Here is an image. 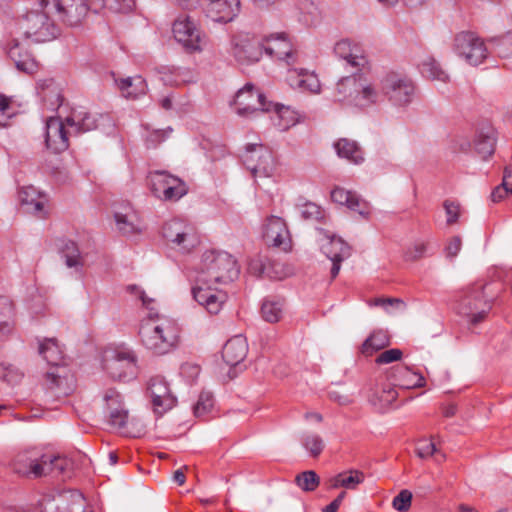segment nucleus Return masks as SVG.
Returning <instances> with one entry per match:
<instances>
[{
	"instance_id": "obj_1",
	"label": "nucleus",
	"mask_w": 512,
	"mask_h": 512,
	"mask_svg": "<svg viewBox=\"0 0 512 512\" xmlns=\"http://www.w3.org/2000/svg\"><path fill=\"white\" fill-rule=\"evenodd\" d=\"M138 335L147 350L155 355H164L177 347L180 327L174 319L158 313H148L140 321Z\"/></svg>"
},
{
	"instance_id": "obj_2",
	"label": "nucleus",
	"mask_w": 512,
	"mask_h": 512,
	"mask_svg": "<svg viewBox=\"0 0 512 512\" xmlns=\"http://www.w3.org/2000/svg\"><path fill=\"white\" fill-rule=\"evenodd\" d=\"M235 105L237 114L244 117L258 111L269 112L273 108L276 113V118H273V121L281 131H285L295 124L293 112L288 107L267 103L264 94L249 83L237 92Z\"/></svg>"
},
{
	"instance_id": "obj_3",
	"label": "nucleus",
	"mask_w": 512,
	"mask_h": 512,
	"mask_svg": "<svg viewBox=\"0 0 512 512\" xmlns=\"http://www.w3.org/2000/svg\"><path fill=\"white\" fill-rule=\"evenodd\" d=\"M239 275L234 257L225 251L208 250L201 258L196 282L207 285L227 284Z\"/></svg>"
},
{
	"instance_id": "obj_4",
	"label": "nucleus",
	"mask_w": 512,
	"mask_h": 512,
	"mask_svg": "<svg viewBox=\"0 0 512 512\" xmlns=\"http://www.w3.org/2000/svg\"><path fill=\"white\" fill-rule=\"evenodd\" d=\"M39 354L52 366L45 374L48 389L59 395H68L73 390V379L66 367L61 366L63 352L56 338H45L39 341Z\"/></svg>"
},
{
	"instance_id": "obj_5",
	"label": "nucleus",
	"mask_w": 512,
	"mask_h": 512,
	"mask_svg": "<svg viewBox=\"0 0 512 512\" xmlns=\"http://www.w3.org/2000/svg\"><path fill=\"white\" fill-rule=\"evenodd\" d=\"M377 98V91L362 74H353L341 78L334 91L336 101L360 108L375 104Z\"/></svg>"
},
{
	"instance_id": "obj_6",
	"label": "nucleus",
	"mask_w": 512,
	"mask_h": 512,
	"mask_svg": "<svg viewBox=\"0 0 512 512\" xmlns=\"http://www.w3.org/2000/svg\"><path fill=\"white\" fill-rule=\"evenodd\" d=\"M18 29L26 39L35 43L54 40L60 34L59 27L45 11L28 12L19 20Z\"/></svg>"
},
{
	"instance_id": "obj_7",
	"label": "nucleus",
	"mask_w": 512,
	"mask_h": 512,
	"mask_svg": "<svg viewBox=\"0 0 512 512\" xmlns=\"http://www.w3.org/2000/svg\"><path fill=\"white\" fill-rule=\"evenodd\" d=\"M147 178L151 192L161 200L175 202L188 192L185 182L167 171H152Z\"/></svg>"
},
{
	"instance_id": "obj_8",
	"label": "nucleus",
	"mask_w": 512,
	"mask_h": 512,
	"mask_svg": "<svg viewBox=\"0 0 512 512\" xmlns=\"http://www.w3.org/2000/svg\"><path fill=\"white\" fill-rule=\"evenodd\" d=\"M60 19L70 26H77L89 11L98 13L106 7V0H53Z\"/></svg>"
},
{
	"instance_id": "obj_9",
	"label": "nucleus",
	"mask_w": 512,
	"mask_h": 512,
	"mask_svg": "<svg viewBox=\"0 0 512 512\" xmlns=\"http://www.w3.org/2000/svg\"><path fill=\"white\" fill-rule=\"evenodd\" d=\"M172 31L177 42L189 52L202 51L205 34L200 30L196 20L190 15H180L174 20Z\"/></svg>"
},
{
	"instance_id": "obj_10",
	"label": "nucleus",
	"mask_w": 512,
	"mask_h": 512,
	"mask_svg": "<svg viewBox=\"0 0 512 512\" xmlns=\"http://www.w3.org/2000/svg\"><path fill=\"white\" fill-rule=\"evenodd\" d=\"M382 93L396 106L409 104L415 94V86L408 77L391 72L381 80Z\"/></svg>"
},
{
	"instance_id": "obj_11",
	"label": "nucleus",
	"mask_w": 512,
	"mask_h": 512,
	"mask_svg": "<svg viewBox=\"0 0 512 512\" xmlns=\"http://www.w3.org/2000/svg\"><path fill=\"white\" fill-rule=\"evenodd\" d=\"M454 51L459 57L473 66L483 63L488 55L483 39L470 31H463L455 36Z\"/></svg>"
},
{
	"instance_id": "obj_12",
	"label": "nucleus",
	"mask_w": 512,
	"mask_h": 512,
	"mask_svg": "<svg viewBox=\"0 0 512 512\" xmlns=\"http://www.w3.org/2000/svg\"><path fill=\"white\" fill-rule=\"evenodd\" d=\"M163 237L182 253H190L199 239L193 228L179 219L167 221L162 228Z\"/></svg>"
},
{
	"instance_id": "obj_13",
	"label": "nucleus",
	"mask_w": 512,
	"mask_h": 512,
	"mask_svg": "<svg viewBox=\"0 0 512 512\" xmlns=\"http://www.w3.org/2000/svg\"><path fill=\"white\" fill-rule=\"evenodd\" d=\"M484 288L483 285H473L459 303V313L470 317V322L474 325L483 321L491 309V301L486 299Z\"/></svg>"
},
{
	"instance_id": "obj_14",
	"label": "nucleus",
	"mask_w": 512,
	"mask_h": 512,
	"mask_svg": "<svg viewBox=\"0 0 512 512\" xmlns=\"http://www.w3.org/2000/svg\"><path fill=\"white\" fill-rule=\"evenodd\" d=\"M47 461L49 458L45 453L37 449H29L16 456L13 470L21 476L39 478L47 475L50 465Z\"/></svg>"
},
{
	"instance_id": "obj_15",
	"label": "nucleus",
	"mask_w": 512,
	"mask_h": 512,
	"mask_svg": "<svg viewBox=\"0 0 512 512\" xmlns=\"http://www.w3.org/2000/svg\"><path fill=\"white\" fill-rule=\"evenodd\" d=\"M243 163L254 177H269L274 170L272 153L262 144H248L243 154Z\"/></svg>"
},
{
	"instance_id": "obj_16",
	"label": "nucleus",
	"mask_w": 512,
	"mask_h": 512,
	"mask_svg": "<svg viewBox=\"0 0 512 512\" xmlns=\"http://www.w3.org/2000/svg\"><path fill=\"white\" fill-rule=\"evenodd\" d=\"M231 52L238 63L252 64L262 57L263 45L258 38L240 33L231 40Z\"/></svg>"
},
{
	"instance_id": "obj_17",
	"label": "nucleus",
	"mask_w": 512,
	"mask_h": 512,
	"mask_svg": "<svg viewBox=\"0 0 512 512\" xmlns=\"http://www.w3.org/2000/svg\"><path fill=\"white\" fill-rule=\"evenodd\" d=\"M104 368L114 379L132 378L137 372V357L132 350H117L104 360Z\"/></svg>"
},
{
	"instance_id": "obj_18",
	"label": "nucleus",
	"mask_w": 512,
	"mask_h": 512,
	"mask_svg": "<svg viewBox=\"0 0 512 512\" xmlns=\"http://www.w3.org/2000/svg\"><path fill=\"white\" fill-rule=\"evenodd\" d=\"M147 392L151 398L153 410L158 415L171 410L177 403L176 397L163 377H152L148 382Z\"/></svg>"
},
{
	"instance_id": "obj_19",
	"label": "nucleus",
	"mask_w": 512,
	"mask_h": 512,
	"mask_svg": "<svg viewBox=\"0 0 512 512\" xmlns=\"http://www.w3.org/2000/svg\"><path fill=\"white\" fill-rule=\"evenodd\" d=\"M326 238V242L321 245L322 252L332 261L331 278L337 277L340 271L341 262L351 256V248L341 238L332 236L324 229H318Z\"/></svg>"
},
{
	"instance_id": "obj_20",
	"label": "nucleus",
	"mask_w": 512,
	"mask_h": 512,
	"mask_svg": "<svg viewBox=\"0 0 512 512\" xmlns=\"http://www.w3.org/2000/svg\"><path fill=\"white\" fill-rule=\"evenodd\" d=\"M66 126V120L59 117H49L46 121L45 144L54 153L63 152L69 147V136L74 133Z\"/></svg>"
},
{
	"instance_id": "obj_21",
	"label": "nucleus",
	"mask_w": 512,
	"mask_h": 512,
	"mask_svg": "<svg viewBox=\"0 0 512 512\" xmlns=\"http://www.w3.org/2000/svg\"><path fill=\"white\" fill-rule=\"evenodd\" d=\"M263 237L269 246L280 248L285 252L291 249L290 232L285 220L281 217L272 215L267 218Z\"/></svg>"
},
{
	"instance_id": "obj_22",
	"label": "nucleus",
	"mask_w": 512,
	"mask_h": 512,
	"mask_svg": "<svg viewBox=\"0 0 512 512\" xmlns=\"http://www.w3.org/2000/svg\"><path fill=\"white\" fill-rule=\"evenodd\" d=\"M240 10V0H205V13L214 22L232 21Z\"/></svg>"
},
{
	"instance_id": "obj_23",
	"label": "nucleus",
	"mask_w": 512,
	"mask_h": 512,
	"mask_svg": "<svg viewBox=\"0 0 512 512\" xmlns=\"http://www.w3.org/2000/svg\"><path fill=\"white\" fill-rule=\"evenodd\" d=\"M19 201L26 213L43 218L47 214L45 206L47 204L46 195L39 192L34 186H25L19 190Z\"/></svg>"
},
{
	"instance_id": "obj_24",
	"label": "nucleus",
	"mask_w": 512,
	"mask_h": 512,
	"mask_svg": "<svg viewBox=\"0 0 512 512\" xmlns=\"http://www.w3.org/2000/svg\"><path fill=\"white\" fill-rule=\"evenodd\" d=\"M331 199L333 202L340 205H345L350 210L357 212L365 219H367L370 215L367 202L351 191L337 187L332 190Z\"/></svg>"
},
{
	"instance_id": "obj_25",
	"label": "nucleus",
	"mask_w": 512,
	"mask_h": 512,
	"mask_svg": "<svg viewBox=\"0 0 512 512\" xmlns=\"http://www.w3.org/2000/svg\"><path fill=\"white\" fill-rule=\"evenodd\" d=\"M248 344L242 335L230 338L222 349V358L229 366L240 364L247 356Z\"/></svg>"
},
{
	"instance_id": "obj_26",
	"label": "nucleus",
	"mask_w": 512,
	"mask_h": 512,
	"mask_svg": "<svg viewBox=\"0 0 512 512\" xmlns=\"http://www.w3.org/2000/svg\"><path fill=\"white\" fill-rule=\"evenodd\" d=\"M98 118L84 109H74L66 117L67 126L72 129L75 136L92 131L98 127Z\"/></svg>"
},
{
	"instance_id": "obj_27",
	"label": "nucleus",
	"mask_w": 512,
	"mask_h": 512,
	"mask_svg": "<svg viewBox=\"0 0 512 512\" xmlns=\"http://www.w3.org/2000/svg\"><path fill=\"white\" fill-rule=\"evenodd\" d=\"M8 56L20 71L33 73L38 67L35 58L17 39H14L9 46Z\"/></svg>"
},
{
	"instance_id": "obj_28",
	"label": "nucleus",
	"mask_w": 512,
	"mask_h": 512,
	"mask_svg": "<svg viewBox=\"0 0 512 512\" xmlns=\"http://www.w3.org/2000/svg\"><path fill=\"white\" fill-rule=\"evenodd\" d=\"M38 95L42 101L52 110L59 108L63 102V96L59 85L53 79L39 80L37 83Z\"/></svg>"
},
{
	"instance_id": "obj_29",
	"label": "nucleus",
	"mask_w": 512,
	"mask_h": 512,
	"mask_svg": "<svg viewBox=\"0 0 512 512\" xmlns=\"http://www.w3.org/2000/svg\"><path fill=\"white\" fill-rule=\"evenodd\" d=\"M115 82L125 98L136 99L144 95L147 90V83L140 75L122 78L115 80Z\"/></svg>"
},
{
	"instance_id": "obj_30",
	"label": "nucleus",
	"mask_w": 512,
	"mask_h": 512,
	"mask_svg": "<svg viewBox=\"0 0 512 512\" xmlns=\"http://www.w3.org/2000/svg\"><path fill=\"white\" fill-rule=\"evenodd\" d=\"M395 385L404 388H420L425 385V378L422 374L412 372L408 367L398 366L393 374Z\"/></svg>"
},
{
	"instance_id": "obj_31",
	"label": "nucleus",
	"mask_w": 512,
	"mask_h": 512,
	"mask_svg": "<svg viewBox=\"0 0 512 512\" xmlns=\"http://www.w3.org/2000/svg\"><path fill=\"white\" fill-rule=\"evenodd\" d=\"M59 251L65 259L67 267L76 268L77 270L82 269L84 266V259L76 242L69 239L60 240Z\"/></svg>"
},
{
	"instance_id": "obj_32",
	"label": "nucleus",
	"mask_w": 512,
	"mask_h": 512,
	"mask_svg": "<svg viewBox=\"0 0 512 512\" xmlns=\"http://www.w3.org/2000/svg\"><path fill=\"white\" fill-rule=\"evenodd\" d=\"M268 45L263 47L265 52L269 55L275 56L280 60H287L289 62V58H291V44L286 39L285 35L277 34V36L271 35L267 38Z\"/></svg>"
},
{
	"instance_id": "obj_33",
	"label": "nucleus",
	"mask_w": 512,
	"mask_h": 512,
	"mask_svg": "<svg viewBox=\"0 0 512 512\" xmlns=\"http://www.w3.org/2000/svg\"><path fill=\"white\" fill-rule=\"evenodd\" d=\"M495 143V130L491 127H487L477 134L474 146L476 152L485 160L494 153Z\"/></svg>"
},
{
	"instance_id": "obj_34",
	"label": "nucleus",
	"mask_w": 512,
	"mask_h": 512,
	"mask_svg": "<svg viewBox=\"0 0 512 512\" xmlns=\"http://www.w3.org/2000/svg\"><path fill=\"white\" fill-rule=\"evenodd\" d=\"M334 147L339 157L345 158L353 164H360L364 160L362 149L353 140L339 139Z\"/></svg>"
},
{
	"instance_id": "obj_35",
	"label": "nucleus",
	"mask_w": 512,
	"mask_h": 512,
	"mask_svg": "<svg viewBox=\"0 0 512 512\" xmlns=\"http://www.w3.org/2000/svg\"><path fill=\"white\" fill-rule=\"evenodd\" d=\"M128 212L121 213L116 212L115 222L117 229L119 232H121L123 235H133L141 232V226H140V220L137 216V214L132 210L128 209Z\"/></svg>"
},
{
	"instance_id": "obj_36",
	"label": "nucleus",
	"mask_w": 512,
	"mask_h": 512,
	"mask_svg": "<svg viewBox=\"0 0 512 512\" xmlns=\"http://www.w3.org/2000/svg\"><path fill=\"white\" fill-rule=\"evenodd\" d=\"M398 393L395 389V384L382 383L370 398V402L377 406L379 409L388 408L393 402L396 401Z\"/></svg>"
},
{
	"instance_id": "obj_37",
	"label": "nucleus",
	"mask_w": 512,
	"mask_h": 512,
	"mask_svg": "<svg viewBox=\"0 0 512 512\" xmlns=\"http://www.w3.org/2000/svg\"><path fill=\"white\" fill-rule=\"evenodd\" d=\"M334 52L353 67H359L365 62L364 57L357 54L358 48L352 47L351 42L347 39L338 41L334 46Z\"/></svg>"
},
{
	"instance_id": "obj_38",
	"label": "nucleus",
	"mask_w": 512,
	"mask_h": 512,
	"mask_svg": "<svg viewBox=\"0 0 512 512\" xmlns=\"http://www.w3.org/2000/svg\"><path fill=\"white\" fill-rule=\"evenodd\" d=\"M390 344V338L384 331L373 332L362 344L361 352L366 356H371Z\"/></svg>"
},
{
	"instance_id": "obj_39",
	"label": "nucleus",
	"mask_w": 512,
	"mask_h": 512,
	"mask_svg": "<svg viewBox=\"0 0 512 512\" xmlns=\"http://www.w3.org/2000/svg\"><path fill=\"white\" fill-rule=\"evenodd\" d=\"M509 193L512 194V170L505 168L502 183L492 191L491 200L495 203L500 202Z\"/></svg>"
},
{
	"instance_id": "obj_40",
	"label": "nucleus",
	"mask_w": 512,
	"mask_h": 512,
	"mask_svg": "<svg viewBox=\"0 0 512 512\" xmlns=\"http://www.w3.org/2000/svg\"><path fill=\"white\" fill-rule=\"evenodd\" d=\"M295 481L296 484L305 492L314 491L320 484V478L313 470H307L298 474Z\"/></svg>"
},
{
	"instance_id": "obj_41",
	"label": "nucleus",
	"mask_w": 512,
	"mask_h": 512,
	"mask_svg": "<svg viewBox=\"0 0 512 512\" xmlns=\"http://www.w3.org/2000/svg\"><path fill=\"white\" fill-rule=\"evenodd\" d=\"M422 73L432 79L445 82L448 80V74L442 69L441 65L433 58L428 59L422 64Z\"/></svg>"
},
{
	"instance_id": "obj_42",
	"label": "nucleus",
	"mask_w": 512,
	"mask_h": 512,
	"mask_svg": "<svg viewBox=\"0 0 512 512\" xmlns=\"http://www.w3.org/2000/svg\"><path fill=\"white\" fill-rule=\"evenodd\" d=\"M302 445L312 457H318L324 449V441L318 434L307 433L302 437Z\"/></svg>"
},
{
	"instance_id": "obj_43",
	"label": "nucleus",
	"mask_w": 512,
	"mask_h": 512,
	"mask_svg": "<svg viewBox=\"0 0 512 512\" xmlns=\"http://www.w3.org/2000/svg\"><path fill=\"white\" fill-rule=\"evenodd\" d=\"M261 314L267 322H278L282 315V305L279 302L264 301L261 306Z\"/></svg>"
},
{
	"instance_id": "obj_44",
	"label": "nucleus",
	"mask_w": 512,
	"mask_h": 512,
	"mask_svg": "<svg viewBox=\"0 0 512 512\" xmlns=\"http://www.w3.org/2000/svg\"><path fill=\"white\" fill-rule=\"evenodd\" d=\"M495 52L501 58L512 56V33H507L499 38L491 39Z\"/></svg>"
},
{
	"instance_id": "obj_45",
	"label": "nucleus",
	"mask_w": 512,
	"mask_h": 512,
	"mask_svg": "<svg viewBox=\"0 0 512 512\" xmlns=\"http://www.w3.org/2000/svg\"><path fill=\"white\" fill-rule=\"evenodd\" d=\"M108 423L115 429H122L127 424L128 411L121 407H112V410L107 413Z\"/></svg>"
},
{
	"instance_id": "obj_46",
	"label": "nucleus",
	"mask_w": 512,
	"mask_h": 512,
	"mask_svg": "<svg viewBox=\"0 0 512 512\" xmlns=\"http://www.w3.org/2000/svg\"><path fill=\"white\" fill-rule=\"evenodd\" d=\"M214 405L213 395L210 392L200 393L196 404L194 405V414L196 417L206 415L211 411Z\"/></svg>"
},
{
	"instance_id": "obj_47",
	"label": "nucleus",
	"mask_w": 512,
	"mask_h": 512,
	"mask_svg": "<svg viewBox=\"0 0 512 512\" xmlns=\"http://www.w3.org/2000/svg\"><path fill=\"white\" fill-rule=\"evenodd\" d=\"M23 377V373L12 364L0 363V379L3 381L15 384L20 382Z\"/></svg>"
},
{
	"instance_id": "obj_48",
	"label": "nucleus",
	"mask_w": 512,
	"mask_h": 512,
	"mask_svg": "<svg viewBox=\"0 0 512 512\" xmlns=\"http://www.w3.org/2000/svg\"><path fill=\"white\" fill-rule=\"evenodd\" d=\"M364 473L359 470H349L342 472V487L349 490H355L359 484L364 481Z\"/></svg>"
},
{
	"instance_id": "obj_49",
	"label": "nucleus",
	"mask_w": 512,
	"mask_h": 512,
	"mask_svg": "<svg viewBox=\"0 0 512 512\" xmlns=\"http://www.w3.org/2000/svg\"><path fill=\"white\" fill-rule=\"evenodd\" d=\"M428 251V243L424 241L414 242L405 252V261H417L424 257Z\"/></svg>"
},
{
	"instance_id": "obj_50",
	"label": "nucleus",
	"mask_w": 512,
	"mask_h": 512,
	"mask_svg": "<svg viewBox=\"0 0 512 512\" xmlns=\"http://www.w3.org/2000/svg\"><path fill=\"white\" fill-rule=\"evenodd\" d=\"M437 452L438 449L433 440H428L425 438L418 441L417 447L415 449V453L420 459H428L435 455Z\"/></svg>"
},
{
	"instance_id": "obj_51",
	"label": "nucleus",
	"mask_w": 512,
	"mask_h": 512,
	"mask_svg": "<svg viewBox=\"0 0 512 512\" xmlns=\"http://www.w3.org/2000/svg\"><path fill=\"white\" fill-rule=\"evenodd\" d=\"M301 217L304 220L321 221L324 218V212L320 206L312 202H307L301 207Z\"/></svg>"
},
{
	"instance_id": "obj_52",
	"label": "nucleus",
	"mask_w": 512,
	"mask_h": 512,
	"mask_svg": "<svg viewBox=\"0 0 512 512\" xmlns=\"http://www.w3.org/2000/svg\"><path fill=\"white\" fill-rule=\"evenodd\" d=\"M411 502L412 493L407 489H403L394 497L392 505L399 512H407L411 507Z\"/></svg>"
},
{
	"instance_id": "obj_53",
	"label": "nucleus",
	"mask_w": 512,
	"mask_h": 512,
	"mask_svg": "<svg viewBox=\"0 0 512 512\" xmlns=\"http://www.w3.org/2000/svg\"><path fill=\"white\" fill-rule=\"evenodd\" d=\"M46 456L49 458V461L47 462L50 464L47 469V475L52 473H56L59 475L65 472L69 464L66 458H62L60 456L52 454H46Z\"/></svg>"
},
{
	"instance_id": "obj_54",
	"label": "nucleus",
	"mask_w": 512,
	"mask_h": 512,
	"mask_svg": "<svg viewBox=\"0 0 512 512\" xmlns=\"http://www.w3.org/2000/svg\"><path fill=\"white\" fill-rule=\"evenodd\" d=\"M214 286L215 285H211L208 287L207 285L196 282V285L192 288V294L194 299L200 305L205 306L211 290L216 289Z\"/></svg>"
},
{
	"instance_id": "obj_55",
	"label": "nucleus",
	"mask_w": 512,
	"mask_h": 512,
	"mask_svg": "<svg viewBox=\"0 0 512 512\" xmlns=\"http://www.w3.org/2000/svg\"><path fill=\"white\" fill-rule=\"evenodd\" d=\"M135 6L134 0H106V7L114 12L128 13Z\"/></svg>"
},
{
	"instance_id": "obj_56",
	"label": "nucleus",
	"mask_w": 512,
	"mask_h": 512,
	"mask_svg": "<svg viewBox=\"0 0 512 512\" xmlns=\"http://www.w3.org/2000/svg\"><path fill=\"white\" fill-rule=\"evenodd\" d=\"M171 131L172 129L168 128L167 130H153L149 132L145 140L146 146L148 148L156 147L158 144H160L168 137Z\"/></svg>"
},
{
	"instance_id": "obj_57",
	"label": "nucleus",
	"mask_w": 512,
	"mask_h": 512,
	"mask_svg": "<svg viewBox=\"0 0 512 512\" xmlns=\"http://www.w3.org/2000/svg\"><path fill=\"white\" fill-rule=\"evenodd\" d=\"M403 352L398 348H392L380 353L376 358L377 364H389L402 358Z\"/></svg>"
},
{
	"instance_id": "obj_58",
	"label": "nucleus",
	"mask_w": 512,
	"mask_h": 512,
	"mask_svg": "<svg viewBox=\"0 0 512 512\" xmlns=\"http://www.w3.org/2000/svg\"><path fill=\"white\" fill-rule=\"evenodd\" d=\"M224 299V295L219 296L218 294L214 293L213 290H211L207 299V303L204 307L209 313L217 314L221 310Z\"/></svg>"
},
{
	"instance_id": "obj_59",
	"label": "nucleus",
	"mask_w": 512,
	"mask_h": 512,
	"mask_svg": "<svg viewBox=\"0 0 512 512\" xmlns=\"http://www.w3.org/2000/svg\"><path fill=\"white\" fill-rule=\"evenodd\" d=\"M443 206L447 215V224L451 225L456 223L460 214V205L456 202L446 200Z\"/></svg>"
},
{
	"instance_id": "obj_60",
	"label": "nucleus",
	"mask_w": 512,
	"mask_h": 512,
	"mask_svg": "<svg viewBox=\"0 0 512 512\" xmlns=\"http://www.w3.org/2000/svg\"><path fill=\"white\" fill-rule=\"evenodd\" d=\"M104 401L106 403L107 413L112 410V407L123 406L122 397L115 389H108L104 395Z\"/></svg>"
},
{
	"instance_id": "obj_61",
	"label": "nucleus",
	"mask_w": 512,
	"mask_h": 512,
	"mask_svg": "<svg viewBox=\"0 0 512 512\" xmlns=\"http://www.w3.org/2000/svg\"><path fill=\"white\" fill-rule=\"evenodd\" d=\"M10 98L0 94V126H6L7 120L13 115L10 113Z\"/></svg>"
},
{
	"instance_id": "obj_62",
	"label": "nucleus",
	"mask_w": 512,
	"mask_h": 512,
	"mask_svg": "<svg viewBox=\"0 0 512 512\" xmlns=\"http://www.w3.org/2000/svg\"><path fill=\"white\" fill-rule=\"evenodd\" d=\"M299 85L308 89L311 92L317 93L320 91V83L316 76L308 75L305 79L299 81Z\"/></svg>"
},
{
	"instance_id": "obj_63",
	"label": "nucleus",
	"mask_w": 512,
	"mask_h": 512,
	"mask_svg": "<svg viewBox=\"0 0 512 512\" xmlns=\"http://www.w3.org/2000/svg\"><path fill=\"white\" fill-rule=\"evenodd\" d=\"M128 290L131 291V293H137L140 300L142 301L143 306L150 310L149 313H154L153 307L151 306L154 303V300L152 298H149L144 291L139 290L138 287L135 285L129 286Z\"/></svg>"
},
{
	"instance_id": "obj_64",
	"label": "nucleus",
	"mask_w": 512,
	"mask_h": 512,
	"mask_svg": "<svg viewBox=\"0 0 512 512\" xmlns=\"http://www.w3.org/2000/svg\"><path fill=\"white\" fill-rule=\"evenodd\" d=\"M265 270L266 266L261 259H254L249 264V272L257 277L262 276Z\"/></svg>"
}]
</instances>
